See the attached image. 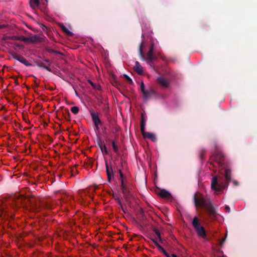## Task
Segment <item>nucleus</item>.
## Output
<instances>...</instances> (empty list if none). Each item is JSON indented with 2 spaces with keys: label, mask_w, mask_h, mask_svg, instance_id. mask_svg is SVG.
<instances>
[{
  "label": "nucleus",
  "mask_w": 257,
  "mask_h": 257,
  "mask_svg": "<svg viewBox=\"0 0 257 257\" xmlns=\"http://www.w3.org/2000/svg\"><path fill=\"white\" fill-rule=\"evenodd\" d=\"M91 115L93 122L95 125L96 130L98 131L99 129V125H100L101 123V121L99 118V116L95 113H91Z\"/></svg>",
  "instance_id": "nucleus-5"
},
{
  "label": "nucleus",
  "mask_w": 257,
  "mask_h": 257,
  "mask_svg": "<svg viewBox=\"0 0 257 257\" xmlns=\"http://www.w3.org/2000/svg\"><path fill=\"white\" fill-rule=\"evenodd\" d=\"M143 136L145 138L150 139L154 142L156 141V137L155 135L151 133H148L146 132L143 134Z\"/></svg>",
  "instance_id": "nucleus-11"
},
{
  "label": "nucleus",
  "mask_w": 257,
  "mask_h": 257,
  "mask_svg": "<svg viewBox=\"0 0 257 257\" xmlns=\"http://www.w3.org/2000/svg\"><path fill=\"white\" fill-rule=\"evenodd\" d=\"M158 83L163 87H167L169 85L168 81L163 77H160L158 79Z\"/></svg>",
  "instance_id": "nucleus-10"
},
{
  "label": "nucleus",
  "mask_w": 257,
  "mask_h": 257,
  "mask_svg": "<svg viewBox=\"0 0 257 257\" xmlns=\"http://www.w3.org/2000/svg\"><path fill=\"white\" fill-rule=\"evenodd\" d=\"M124 76L125 77L126 79L130 83L132 82V80L127 75H124Z\"/></svg>",
  "instance_id": "nucleus-23"
},
{
  "label": "nucleus",
  "mask_w": 257,
  "mask_h": 257,
  "mask_svg": "<svg viewBox=\"0 0 257 257\" xmlns=\"http://www.w3.org/2000/svg\"><path fill=\"white\" fill-rule=\"evenodd\" d=\"M156 235L157 236L158 239L160 241H161V240H162L161 236V234L159 232V231H158V230H156Z\"/></svg>",
  "instance_id": "nucleus-21"
},
{
  "label": "nucleus",
  "mask_w": 257,
  "mask_h": 257,
  "mask_svg": "<svg viewBox=\"0 0 257 257\" xmlns=\"http://www.w3.org/2000/svg\"><path fill=\"white\" fill-rule=\"evenodd\" d=\"M119 172H120V177L122 178V174L121 173V172H120V171H119Z\"/></svg>",
  "instance_id": "nucleus-26"
},
{
  "label": "nucleus",
  "mask_w": 257,
  "mask_h": 257,
  "mask_svg": "<svg viewBox=\"0 0 257 257\" xmlns=\"http://www.w3.org/2000/svg\"><path fill=\"white\" fill-rule=\"evenodd\" d=\"M233 183L235 185H237L238 184V183L236 181H233Z\"/></svg>",
  "instance_id": "nucleus-25"
},
{
  "label": "nucleus",
  "mask_w": 257,
  "mask_h": 257,
  "mask_svg": "<svg viewBox=\"0 0 257 257\" xmlns=\"http://www.w3.org/2000/svg\"><path fill=\"white\" fill-rule=\"evenodd\" d=\"M6 214L3 207H0V216L2 217H5Z\"/></svg>",
  "instance_id": "nucleus-18"
},
{
  "label": "nucleus",
  "mask_w": 257,
  "mask_h": 257,
  "mask_svg": "<svg viewBox=\"0 0 257 257\" xmlns=\"http://www.w3.org/2000/svg\"><path fill=\"white\" fill-rule=\"evenodd\" d=\"M194 202L196 207H204L207 210L209 216L211 218H216L217 214L215 211L210 203H207L206 201L204 199L202 195L199 193H196L194 195Z\"/></svg>",
  "instance_id": "nucleus-1"
},
{
  "label": "nucleus",
  "mask_w": 257,
  "mask_h": 257,
  "mask_svg": "<svg viewBox=\"0 0 257 257\" xmlns=\"http://www.w3.org/2000/svg\"><path fill=\"white\" fill-rule=\"evenodd\" d=\"M18 60L21 62L26 64V65L27 64V62H28L27 61L26 59H25L24 58H23V57L20 58Z\"/></svg>",
  "instance_id": "nucleus-20"
},
{
  "label": "nucleus",
  "mask_w": 257,
  "mask_h": 257,
  "mask_svg": "<svg viewBox=\"0 0 257 257\" xmlns=\"http://www.w3.org/2000/svg\"><path fill=\"white\" fill-rule=\"evenodd\" d=\"M112 146L113 148V150L114 152L116 153L118 151V148L117 146L115 145L114 141H112Z\"/></svg>",
  "instance_id": "nucleus-19"
},
{
  "label": "nucleus",
  "mask_w": 257,
  "mask_h": 257,
  "mask_svg": "<svg viewBox=\"0 0 257 257\" xmlns=\"http://www.w3.org/2000/svg\"><path fill=\"white\" fill-rule=\"evenodd\" d=\"M104 149L105 152L106 153V149L105 146L104 147Z\"/></svg>",
  "instance_id": "nucleus-27"
},
{
  "label": "nucleus",
  "mask_w": 257,
  "mask_h": 257,
  "mask_svg": "<svg viewBox=\"0 0 257 257\" xmlns=\"http://www.w3.org/2000/svg\"><path fill=\"white\" fill-rule=\"evenodd\" d=\"M39 0H30V4L32 8L33 9H35L36 8H37L39 6Z\"/></svg>",
  "instance_id": "nucleus-14"
},
{
  "label": "nucleus",
  "mask_w": 257,
  "mask_h": 257,
  "mask_svg": "<svg viewBox=\"0 0 257 257\" xmlns=\"http://www.w3.org/2000/svg\"><path fill=\"white\" fill-rule=\"evenodd\" d=\"M192 225L198 236L204 238L206 237L205 229L201 225L199 220L197 217H195L193 218Z\"/></svg>",
  "instance_id": "nucleus-3"
},
{
  "label": "nucleus",
  "mask_w": 257,
  "mask_h": 257,
  "mask_svg": "<svg viewBox=\"0 0 257 257\" xmlns=\"http://www.w3.org/2000/svg\"><path fill=\"white\" fill-rule=\"evenodd\" d=\"M153 45L152 44L151 46H150L149 51L147 54L148 58L149 60L151 62L155 60V57L153 54Z\"/></svg>",
  "instance_id": "nucleus-8"
},
{
  "label": "nucleus",
  "mask_w": 257,
  "mask_h": 257,
  "mask_svg": "<svg viewBox=\"0 0 257 257\" xmlns=\"http://www.w3.org/2000/svg\"><path fill=\"white\" fill-rule=\"evenodd\" d=\"M141 91L143 93V97L145 99H148L150 96V92L145 91V85L143 82H142L141 85Z\"/></svg>",
  "instance_id": "nucleus-9"
},
{
  "label": "nucleus",
  "mask_w": 257,
  "mask_h": 257,
  "mask_svg": "<svg viewBox=\"0 0 257 257\" xmlns=\"http://www.w3.org/2000/svg\"><path fill=\"white\" fill-rule=\"evenodd\" d=\"M45 1H46V2H47L48 0H45Z\"/></svg>",
  "instance_id": "nucleus-29"
},
{
  "label": "nucleus",
  "mask_w": 257,
  "mask_h": 257,
  "mask_svg": "<svg viewBox=\"0 0 257 257\" xmlns=\"http://www.w3.org/2000/svg\"><path fill=\"white\" fill-rule=\"evenodd\" d=\"M156 246L159 249L160 251H161L163 254L166 255L167 257H178L176 255L174 254H169L168 253L158 242L157 240H153Z\"/></svg>",
  "instance_id": "nucleus-6"
},
{
  "label": "nucleus",
  "mask_w": 257,
  "mask_h": 257,
  "mask_svg": "<svg viewBox=\"0 0 257 257\" xmlns=\"http://www.w3.org/2000/svg\"><path fill=\"white\" fill-rule=\"evenodd\" d=\"M224 172L226 180L227 181H229L230 180V170L228 169L225 168Z\"/></svg>",
  "instance_id": "nucleus-13"
},
{
  "label": "nucleus",
  "mask_w": 257,
  "mask_h": 257,
  "mask_svg": "<svg viewBox=\"0 0 257 257\" xmlns=\"http://www.w3.org/2000/svg\"><path fill=\"white\" fill-rule=\"evenodd\" d=\"M223 162L222 155L221 154H217L216 156L212 155L210 159V163L213 167L219 168V171H220L222 168V163Z\"/></svg>",
  "instance_id": "nucleus-4"
},
{
  "label": "nucleus",
  "mask_w": 257,
  "mask_h": 257,
  "mask_svg": "<svg viewBox=\"0 0 257 257\" xmlns=\"http://www.w3.org/2000/svg\"><path fill=\"white\" fill-rule=\"evenodd\" d=\"M144 47H145V44L144 42H142L140 47L139 53H140L141 57L143 59H144V54H143V50L144 49Z\"/></svg>",
  "instance_id": "nucleus-15"
},
{
  "label": "nucleus",
  "mask_w": 257,
  "mask_h": 257,
  "mask_svg": "<svg viewBox=\"0 0 257 257\" xmlns=\"http://www.w3.org/2000/svg\"><path fill=\"white\" fill-rule=\"evenodd\" d=\"M134 70L139 74H142L143 73V68L138 61L135 62Z\"/></svg>",
  "instance_id": "nucleus-7"
},
{
  "label": "nucleus",
  "mask_w": 257,
  "mask_h": 257,
  "mask_svg": "<svg viewBox=\"0 0 257 257\" xmlns=\"http://www.w3.org/2000/svg\"><path fill=\"white\" fill-rule=\"evenodd\" d=\"M141 132H142V135L145 133V122H144V120L143 119L142 121V123H141Z\"/></svg>",
  "instance_id": "nucleus-17"
},
{
  "label": "nucleus",
  "mask_w": 257,
  "mask_h": 257,
  "mask_svg": "<svg viewBox=\"0 0 257 257\" xmlns=\"http://www.w3.org/2000/svg\"><path fill=\"white\" fill-rule=\"evenodd\" d=\"M159 195L163 198H168L171 196L169 192L164 189L161 190L159 192Z\"/></svg>",
  "instance_id": "nucleus-12"
},
{
  "label": "nucleus",
  "mask_w": 257,
  "mask_h": 257,
  "mask_svg": "<svg viewBox=\"0 0 257 257\" xmlns=\"http://www.w3.org/2000/svg\"><path fill=\"white\" fill-rule=\"evenodd\" d=\"M225 209L226 211H228V212H230V208L228 206H226Z\"/></svg>",
  "instance_id": "nucleus-24"
},
{
  "label": "nucleus",
  "mask_w": 257,
  "mask_h": 257,
  "mask_svg": "<svg viewBox=\"0 0 257 257\" xmlns=\"http://www.w3.org/2000/svg\"><path fill=\"white\" fill-rule=\"evenodd\" d=\"M45 1H46V2H47L48 0H45Z\"/></svg>",
  "instance_id": "nucleus-28"
},
{
  "label": "nucleus",
  "mask_w": 257,
  "mask_h": 257,
  "mask_svg": "<svg viewBox=\"0 0 257 257\" xmlns=\"http://www.w3.org/2000/svg\"><path fill=\"white\" fill-rule=\"evenodd\" d=\"M227 185V184L225 183L220 182L217 176L213 177L211 182V189L214 191L215 194L221 192Z\"/></svg>",
  "instance_id": "nucleus-2"
},
{
  "label": "nucleus",
  "mask_w": 257,
  "mask_h": 257,
  "mask_svg": "<svg viewBox=\"0 0 257 257\" xmlns=\"http://www.w3.org/2000/svg\"><path fill=\"white\" fill-rule=\"evenodd\" d=\"M79 110V108L77 106H73L71 108V112L75 114L78 113Z\"/></svg>",
  "instance_id": "nucleus-16"
},
{
  "label": "nucleus",
  "mask_w": 257,
  "mask_h": 257,
  "mask_svg": "<svg viewBox=\"0 0 257 257\" xmlns=\"http://www.w3.org/2000/svg\"><path fill=\"white\" fill-rule=\"evenodd\" d=\"M62 29H63V30L67 34H69L70 33V32L64 26H62Z\"/></svg>",
  "instance_id": "nucleus-22"
}]
</instances>
